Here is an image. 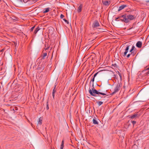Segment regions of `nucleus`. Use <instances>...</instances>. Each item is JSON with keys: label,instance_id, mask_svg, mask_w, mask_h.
Here are the masks:
<instances>
[{"label": "nucleus", "instance_id": "f257e3e1", "mask_svg": "<svg viewBox=\"0 0 149 149\" xmlns=\"http://www.w3.org/2000/svg\"><path fill=\"white\" fill-rule=\"evenodd\" d=\"M135 17L134 15H131L124 14V15H120L116 19V20L117 21L118 19L122 22H124L126 23H128L131 20L135 19Z\"/></svg>", "mask_w": 149, "mask_h": 149}, {"label": "nucleus", "instance_id": "f03ea898", "mask_svg": "<svg viewBox=\"0 0 149 149\" xmlns=\"http://www.w3.org/2000/svg\"><path fill=\"white\" fill-rule=\"evenodd\" d=\"M94 89V88L93 87V88H91V89L90 88L89 90V93L91 95L94 96H96V94L98 95L101 94L103 95H106V93L100 92L101 90H99L98 91H97L96 90Z\"/></svg>", "mask_w": 149, "mask_h": 149}, {"label": "nucleus", "instance_id": "7ed1b4c3", "mask_svg": "<svg viewBox=\"0 0 149 149\" xmlns=\"http://www.w3.org/2000/svg\"><path fill=\"white\" fill-rule=\"evenodd\" d=\"M100 26L98 22L97 21H95L92 25V27L93 28H97Z\"/></svg>", "mask_w": 149, "mask_h": 149}, {"label": "nucleus", "instance_id": "20e7f679", "mask_svg": "<svg viewBox=\"0 0 149 149\" xmlns=\"http://www.w3.org/2000/svg\"><path fill=\"white\" fill-rule=\"evenodd\" d=\"M121 86L120 84H118L117 85L116 87L115 88L114 91L112 93L113 94L115 93L118 91L120 89V88Z\"/></svg>", "mask_w": 149, "mask_h": 149}, {"label": "nucleus", "instance_id": "39448f33", "mask_svg": "<svg viewBox=\"0 0 149 149\" xmlns=\"http://www.w3.org/2000/svg\"><path fill=\"white\" fill-rule=\"evenodd\" d=\"M129 45H127L125 49V52L121 53V54L123 56H125L127 54L128 52V50L129 49Z\"/></svg>", "mask_w": 149, "mask_h": 149}, {"label": "nucleus", "instance_id": "423d86ee", "mask_svg": "<svg viewBox=\"0 0 149 149\" xmlns=\"http://www.w3.org/2000/svg\"><path fill=\"white\" fill-rule=\"evenodd\" d=\"M83 8V5L80 4L78 7L77 9V11L78 13H80L82 10Z\"/></svg>", "mask_w": 149, "mask_h": 149}, {"label": "nucleus", "instance_id": "0eeeda50", "mask_svg": "<svg viewBox=\"0 0 149 149\" xmlns=\"http://www.w3.org/2000/svg\"><path fill=\"white\" fill-rule=\"evenodd\" d=\"M142 45V43L141 41H138L136 44V46L139 48H141Z\"/></svg>", "mask_w": 149, "mask_h": 149}, {"label": "nucleus", "instance_id": "6e6552de", "mask_svg": "<svg viewBox=\"0 0 149 149\" xmlns=\"http://www.w3.org/2000/svg\"><path fill=\"white\" fill-rule=\"evenodd\" d=\"M127 6V5H122L121 6H120L119 7V8L118 9V11H119L121 10H122L124 9L125 8V7H126Z\"/></svg>", "mask_w": 149, "mask_h": 149}, {"label": "nucleus", "instance_id": "1a4fd4ad", "mask_svg": "<svg viewBox=\"0 0 149 149\" xmlns=\"http://www.w3.org/2000/svg\"><path fill=\"white\" fill-rule=\"evenodd\" d=\"M56 87V86H55L54 88L53 89L52 92V96L54 99V96L55 94L56 93V89H55Z\"/></svg>", "mask_w": 149, "mask_h": 149}, {"label": "nucleus", "instance_id": "9d476101", "mask_svg": "<svg viewBox=\"0 0 149 149\" xmlns=\"http://www.w3.org/2000/svg\"><path fill=\"white\" fill-rule=\"evenodd\" d=\"M42 118L40 117L39 118V121H38V125H41L42 124Z\"/></svg>", "mask_w": 149, "mask_h": 149}, {"label": "nucleus", "instance_id": "9b49d317", "mask_svg": "<svg viewBox=\"0 0 149 149\" xmlns=\"http://www.w3.org/2000/svg\"><path fill=\"white\" fill-rule=\"evenodd\" d=\"M49 8H45L43 10V13L45 14L46 13H47L48 12H49Z\"/></svg>", "mask_w": 149, "mask_h": 149}, {"label": "nucleus", "instance_id": "f8f14e48", "mask_svg": "<svg viewBox=\"0 0 149 149\" xmlns=\"http://www.w3.org/2000/svg\"><path fill=\"white\" fill-rule=\"evenodd\" d=\"M102 3L105 6L108 5L109 4V2L108 1H102Z\"/></svg>", "mask_w": 149, "mask_h": 149}, {"label": "nucleus", "instance_id": "ddd939ff", "mask_svg": "<svg viewBox=\"0 0 149 149\" xmlns=\"http://www.w3.org/2000/svg\"><path fill=\"white\" fill-rule=\"evenodd\" d=\"M40 30V28L39 27H37L35 30L34 32V33L35 34H36L37 32Z\"/></svg>", "mask_w": 149, "mask_h": 149}, {"label": "nucleus", "instance_id": "4468645a", "mask_svg": "<svg viewBox=\"0 0 149 149\" xmlns=\"http://www.w3.org/2000/svg\"><path fill=\"white\" fill-rule=\"evenodd\" d=\"M138 114L137 113H136L133 115L131 116L130 117V118H132V119H133L134 118H136V117L137 116Z\"/></svg>", "mask_w": 149, "mask_h": 149}, {"label": "nucleus", "instance_id": "2eb2a0df", "mask_svg": "<svg viewBox=\"0 0 149 149\" xmlns=\"http://www.w3.org/2000/svg\"><path fill=\"white\" fill-rule=\"evenodd\" d=\"M93 123L95 125H98V123L97 121L95 119H93Z\"/></svg>", "mask_w": 149, "mask_h": 149}, {"label": "nucleus", "instance_id": "dca6fc26", "mask_svg": "<svg viewBox=\"0 0 149 149\" xmlns=\"http://www.w3.org/2000/svg\"><path fill=\"white\" fill-rule=\"evenodd\" d=\"M64 143V141L63 140L62 141L61 144V145L60 149H63V146H63Z\"/></svg>", "mask_w": 149, "mask_h": 149}, {"label": "nucleus", "instance_id": "f3484780", "mask_svg": "<svg viewBox=\"0 0 149 149\" xmlns=\"http://www.w3.org/2000/svg\"><path fill=\"white\" fill-rule=\"evenodd\" d=\"M47 55V53L45 52V53H44L43 54V55H42V56H43V57H42V59H44L45 58V57H46Z\"/></svg>", "mask_w": 149, "mask_h": 149}, {"label": "nucleus", "instance_id": "a211bd4d", "mask_svg": "<svg viewBox=\"0 0 149 149\" xmlns=\"http://www.w3.org/2000/svg\"><path fill=\"white\" fill-rule=\"evenodd\" d=\"M103 102L101 101H98L97 102V103L99 106H100L103 104Z\"/></svg>", "mask_w": 149, "mask_h": 149}, {"label": "nucleus", "instance_id": "6ab92c4d", "mask_svg": "<svg viewBox=\"0 0 149 149\" xmlns=\"http://www.w3.org/2000/svg\"><path fill=\"white\" fill-rule=\"evenodd\" d=\"M131 49H132V50H133V51L134 50H135L136 49L134 46V45H133L132 46V47Z\"/></svg>", "mask_w": 149, "mask_h": 149}, {"label": "nucleus", "instance_id": "aec40b11", "mask_svg": "<svg viewBox=\"0 0 149 149\" xmlns=\"http://www.w3.org/2000/svg\"><path fill=\"white\" fill-rule=\"evenodd\" d=\"M46 109H47V110H48L49 109L48 102H47Z\"/></svg>", "mask_w": 149, "mask_h": 149}, {"label": "nucleus", "instance_id": "412c9836", "mask_svg": "<svg viewBox=\"0 0 149 149\" xmlns=\"http://www.w3.org/2000/svg\"><path fill=\"white\" fill-rule=\"evenodd\" d=\"M136 122L134 121H132V123L134 125L136 123Z\"/></svg>", "mask_w": 149, "mask_h": 149}, {"label": "nucleus", "instance_id": "4be33fe9", "mask_svg": "<svg viewBox=\"0 0 149 149\" xmlns=\"http://www.w3.org/2000/svg\"><path fill=\"white\" fill-rule=\"evenodd\" d=\"M35 26H34L32 27H31V29L30 30L31 31H33V29H34L35 28Z\"/></svg>", "mask_w": 149, "mask_h": 149}, {"label": "nucleus", "instance_id": "5701e85b", "mask_svg": "<svg viewBox=\"0 0 149 149\" xmlns=\"http://www.w3.org/2000/svg\"><path fill=\"white\" fill-rule=\"evenodd\" d=\"M64 17V15L62 14H61L60 15V18H63Z\"/></svg>", "mask_w": 149, "mask_h": 149}, {"label": "nucleus", "instance_id": "b1692460", "mask_svg": "<svg viewBox=\"0 0 149 149\" xmlns=\"http://www.w3.org/2000/svg\"><path fill=\"white\" fill-rule=\"evenodd\" d=\"M133 50H132L131 49L130 50V52L131 53V54L133 53Z\"/></svg>", "mask_w": 149, "mask_h": 149}, {"label": "nucleus", "instance_id": "393cba45", "mask_svg": "<svg viewBox=\"0 0 149 149\" xmlns=\"http://www.w3.org/2000/svg\"><path fill=\"white\" fill-rule=\"evenodd\" d=\"M97 74H98V72H97V73H95L94 74V75L93 77L95 78V77L96 76V75Z\"/></svg>", "mask_w": 149, "mask_h": 149}, {"label": "nucleus", "instance_id": "a878e982", "mask_svg": "<svg viewBox=\"0 0 149 149\" xmlns=\"http://www.w3.org/2000/svg\"><path fill=\"white\" fill-rule=\"evenodd\" d=\"M63 20L66 23H67L68 24V22L66 19H63Z\"/></svg>", "mask_w": 149, "mask_h": 149}, {"label": "nucleus", "instance_id": "bb28decb", "mask_svg": "<svg viewBox=\"0 0 149 149\" xmlns=\"http://www.w3.org/2000/svg\"><path fill=\"white\" fill-rule=\"evenodd\" d=\"M130 54H128L127 55V58H129V57H130Z\"/></svg>", "mask_w": 149, "mask_h": 149}, {"label": "nucleus", "instance_id": "cd10ccee", "mask_svg": "<svg viewBox=\"0 0 149 149\" xmlns=\"http://www.w3.org/2000/svg\"><path fill=\"white\" fill-rule=\"evenodd\" d=\"M94 79H95V78L93 77V79L91 80V81H92V82H93L94 81Z\"/></svg>", "mask_w": 149, "mask_h": 149}, {"label": "nucleus", "instance_id": "c85d7f7f", "mask_svg": "<svg viewBox=\"0 0 149 149\" xmlns=\"http://www.w3.org/2000/svg\"><path fill=\"white\" fill-rule=\"evenodd\" d=\"M119 76H120V78L121 79V74H119Z\"/></svg>", "mask_w": 149, "mask_h": 149}, {"label": "nucleus", "instance_id": "c756f323", "mask_svg": "<svg viewBox=\"0 0 149 149\" xmlns=\"http://www.w3.org/2000/svg\"><path fill=\"white\" fill-rule=\"evenodd\" d=\"M146 3H147V4H148V3H149V1H146Z\"/></svg>", "mask_w": 149, "mask_h": 149}, {"label": "nucleus", "instance_id": "7c9ffc66", "mask_svg": "<svg viewBox=\"0 0 149 149\" xmlns=\"http://www.w3.org/2000/svg\"><path fill=\"white\" fill-rule=\"evenodd\" d=\"M22 2H25V1H24V0H22Z\"/></svg>", "mask_w": 149, "mask_h": 149}, {"label": "nucleus", "instance_id": "2f4dec72", "mask_svg": "<svg viewBox=\"0 0 149 149\" xmlns=\"http://www.w3.org/2000/svg\"><path fill=\"white\" fill-rule=\"evenodd\" d=\"M147 74H149V71H148V72H147Z\"/></svg>", "mask_w": 149, "mask_h": 149}, {"label": "nucleus", "instance_id": "473e14b6", "mask_svg": "<svg viewBox=\"0 0 149 149\" xmlns=\"http://www.w3.org/2000/svg\"><path fill=\"white\" fill-rule=\"evenodd\" d=\"M21 1V2H22V0H20Z\"/></svg>", "mask_w": 149, "mask_h": 149}, {"label": "nucleus", "instance_id": "72a5a7b5", "mask_svg": "<svg viewBox=\"0 0 149 149\" xmlns=\"http://www.w3.org/2000/svg\"><path fill=\"white\" fill-rule=\"evenodd\" d=\"M33 3H35V1H33Z\"/></svg>", "mask_w": 149, "mask_h": 149}, {"label": "nucleus", "instance_id": "f704fd0d", "mask_svg": "<svg viewBox=\"0 0 149 149\" xmlns=\"http://www.w3.org/2000/svg\"><path fill=\"white\" fill-rule=\"evenodd\" d=\"M147 70H149V67L147 69Z\"/></svg>", "mask_w": 149, "mask_h": 149}, {"label": "nucleus", "instance_id": "c9c22d12", "mask_svg": "<svg viewBox=\"0 0 149 149\" xmlns=\"http://www.w3.org/2000/svg\"><path fill=\"white\" fill-rule=\"evenodd\" d=\"M93 86H94L93 84Z\"/></svg>", "mask_w": 149, "mask_h": 149}, {"label": "nucleus", "instance_id": "e433bc0d", "mask_svg": "<svg viewBox=\"0 0 149 149\" xmlns=\"http://www.w3.org/2000/svg\"><path fill=\"white\" fill-rule=\"evenodd\" d=\"M32 123H31V125L32 126Z\"/></svg>", "mask_w": 149, "mask_h": 149}, {"label": "nucleus", "instance_id": "4c0bfd02", "mask_svg": "<svg viewBox=\"0 0 149 149\" xmlns=\"http://www.w3.org/2000/svg\"><path fill=\"white\" fill-rule=\"evenodd\" d=\"M1 88V87L0 86V89Z\"/></svg>", "mask_w": 149, "mask_h": 149}]
</instances>
